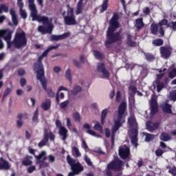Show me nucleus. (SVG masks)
I'll list each match as a JSON object with an SVG mask.
<instances>
[{
	"mask_svg": "<svg viewBox=\"0 0 176 176\" xmlns=\"http://www.w3.org/2000/svg\"><path fill=\"white\" fill-rule=\"evenodd\" d=\"M73 118L75 121L80 122V115L78 112H75L73 113Z\"/></svg>",
	"mask_w": 176,
	"mask_h": 176,
	"instance_id": "52",
	"label": "nucleus"
},
{
	"mask_svg": "<svg viewBox=\"0 0 176 176\" xmlns=\"http://www.w3.org/2000/svg\"><path fill=\"white\" fill-rule=\"evenodd\" d=\"M123 161L120 159L113 160L110 162L107 166V169H105V173H107V176H111V170L113 171H120L122 167Z\"/></svg>",
	"mask_w": 176,
	"mask_h": 176,
	"instance_id": "5",
	"label": "nucleus"
},
{
	"mask_svg": "<svg viewBox=\"0 0 176 176\" xmlns=\"http://www.w3.org/2000/svg\"><path fill=\"white\" fill-rule=\"evenodd\" d=\"M65 78L69 81L72 82V71L70 69H67L65 72Z\"/></svg>",
	"mask_w": 176,
	"mask_h": 176,
	"instance_id": "48",
	"label": "nucleus"
},
{
	"mask_svg": "<svg viewBox=\"0 0 176 176\" xmlns=\"http://www.w3.org/2000/svg\"><path fill=\"white\" fill-rule=\"evenodd\" d=\"M146 129L148 131H150V133H153V131L159 129L160 123L148 122H146Z\"/></svg>",
	"mask_w": 176,
	"mask_h": 176,
	"instance_id": "18",
	"label": "nucleus"
},
{
	"mask_svg": "<svg viewBox=\"0 0 176 176\" xmlns=\"http://www.w3.org/2000/svg\"><path fill=\"white\" fill-rule=\"evenodd\" d=\"M32 159L33 157L29 155H26V156H25V159L23 160V161L22 162V166H32Z\"/></svg>",
	"mask_w": 176,
	"mask_h": 176,
	"instance_id": "24",
	"label": "nucleus"
},
{
	"mask_svg": "<svg viewBox=\"0 0 176 176\" xmlns=\"http://www.w3.org/2000/svg\"><path fill=\"white\" fill-rule=\"evenodd\" d=\"M10 14H11V16H12V23H14V25H17L19 24V21L17 19L16 12L11 9L10 10Z\"/></svg>",
	"mask_w": 176,
	"mask_h": 176,
	"instance_id": "32",
	"label": "nucleus"
},
{
	"mask_svg": "<svg viewBox=\"0 0 176 176\" xmlns=\"http://www.w3.org/2000/svg\"><path fill=\"white\" fill-rule=\"evenodd\" d=\"M30 16H32V21H36L39 23L41 22L43 25H47V27L39 25L37 28L38 32H41L42 34L52 33L54 25L50 23L49 17L38 15V11Z\"/></svg>",
	"mask_w": 176,
	"mask_h": 176,
	"instance_id": "2",
	"label": "nucleus"
},
{
	"mask_svg": "<svg viewBox=\"0 0 176 176\" xmlns=\"http://www.w3.org/2000/svg\"><path fill=\"white\" fill-rule=\"evenodd\" d=\"M127 108L126 102H122L118 107V118L117 120L114 121V125L111 128V133H117L120 126L122 125V122H124V115Z\"/></svg>",
	"mask_w": 176,
	"mask_h": 176,
	"instance_id": "3",
	"label": "nucleus"
},
{
	"mask_svg": "<svg viewBox=\"0 0 176 176\" xmlns=\"http://www.w3.org/2000/svg\"><path fill=\"white\" fill-rule=\"evenodd\" d=\"M12 32L9 29L0 30V38H3L4 41L12 40Z\"/></svg>",
	"mask_w": 176,
	"mask_h": 176,
	"instance_id": "17",
	"label": "nucleus"
},
{
	"mask_svg": "<svg viewBox=\"0 0 176 176\" xmlns=\"http://www.w3.org/2000/svg\"><path fill=\"white\" fill-rule=\"evenodd\" d=\"M25 74V70L23 68L18 69V76H23Z\"/></svg>",
	"mask_w": 176,
	"mask_h": 176,
	"instance_id": "60",
	"label": "nucleus"
},
{
	"mask_svg": "<svg viewBox=\"0 0 176 176\" xmlns=\"http://www.w3.org/2000/svg\"><path fill=\"white\" fill-rule=\"evenodd\" d=\"M72 153L75 154V157H80V156H81V153L79 151V148L76 146L72 147Z\"/></svg>",
	"mask_w": 176,
	"mask_h": 176,
	"instance_id": "41",
	"label": "nucleus"
},
{
	"mask_svg": "<svg viewBox=\"0 0 176 176\" xmlns=\"http://www.w3.org/2000/svg\"><path fill=\"white\" fill-rule=\"evenodd\" d=\"M156 87H157V91L160 93L162 89L164 87L165 84L161 81H155Z\"/></svg>",
	"mask_w": 176,
	"mask_h": 176,
	"instance_id": "39",
	"label": "nucleus"
},
{
	"mask_svg": "<svg viewBox=\"0 0 176 176\" xmlns=\"http://www.w3.org/2000/svg\"><path fill=\"white\" fill-rule=\"evenodd\" d=\"M167 168H168L169 174H171L173 176H176V166H168Z\"/></svg>",
	"mask_w": 176,
	"mask_h": 176,
	"instance_id": "46",
	"label": "nucleus"
},
{
	"mask_svg": "<svg viewBox=\"0 0 176 176\" xmlns=\"http://www.w3.org/2000/svg\"><path fill=\"white\" fill-rule=\"evenodd\" d=\"M32 121L34 122H38V109H36L34 113H33V117L32 118Z\"/></svg>",
	"mask_w": 176,
	"mask_h": 176,
	"instance_id": "43",
	"label": "nucleus"
},
{
	"mask_svg": "<svg viewBox=\"0 0 176 176\" xmlns=\"http://www.w3.org/2000/svg\"><path fill=\"white\" fill-rule=\"evenodd\" d=\"M167 27L171 28L173 31H176V21L175 22L171 21L170 23H168V25H167Z\"/></svg>",
	"mask_w": 176,
	"mask_h": 176,
	"instance_id": "58",
	"label": "nucleus"
},
{
	"mask_svg": "<svg viewBox=\"0 0 176 176\" xmlns=\"http://www.w3.org/2000/svg\"><path fill=\"white\" fill-rule=\"evenodd\" d=\"M170 98L173 101H176V90H174L170 93Z\"/></svg>",
	"mask_w": 176,
	"mask_h": 176,
	"instance_id": "55",
	"label": "nucleus"
},
{
	"mask_svg": "<svg viewBox=\"0 0 176 176\" xmlns=\"http://www.w3.org/2000/svg\"><path fill=\"white\" fill-rule=\"evenodd\" d=\"M28 39L24 31L15 33L14 37V47L16 49H22L27 46Z\"/></svg>",
	"mask_w": 176,
	"mask_h": 176,
	"instance_id": "4",
	"label": "nucleus"
},
{
	"mask_svg": "<svg viewBox=\"0 0 176 176\" xmlns=\"http://www.w3.org/2000/svg\"><path fill=\"white\" fill-rule=\"evenodd\" d=\"M10 168V163L3 157H0V170H9Z\"/></svg>",
	"mask_w": 176,
	"mask_h": 176,
	"instance_id": "21",
	"label": "nucleus"
},
{
	"mask_svg": "<svg viewBox=\"0 0 176 176\" xmlns=\"http://www.w3.org/2000/svg\"><path fill=\"white\" fill-rule=\"evenodd\" d=\"M142 135H144V141L145 142H151V141H153V140L155 138L156 135L151 134V133H148L146 132H143Z\"/></svg>",
	"mask_w": 176,
	"mask_h": 176,
	"instance_id": "27",
	"label": "nucleus"
},
{
	"mask_svg": "<svg viewBox=\"0 0 176 176\" xmlns=\"http://www.w3.org/2000/svg\"><path fill=\"white\" fill-rule=\"evenodd\" d=\"M118 155L120 159L122 160H126L127 159H130L131 150L129 147H121L118 150Z\"/></svg>",
	"mask_w": 176,
	"mask_h": 176,
	"instance_id": "14",
	"label": "nucleus"
},
{
	"mask_svg": "<svg viewBox=\"0 0 176 176\" xmlns=\"http://www.w3.org/2000/svg\"><path fill=\"white\" fill-rule=\"evenodd\" d=\"M160 53L161 57L164 58V59H168L172 55L173 48L170 47H165V46L160 47Z\"/></svg>",
	"mask_w": 176,
	"mask_h": 176,
	"instance_id": "13",
	"label": "nucleus"
},
{
	"mask_svg": "<svg viewBox=\"0 0 176 176\" xmlns=\"http://www.w3.org/2000/svg\"><path fill=\"white\" fill-rule=\"evenodd\" d=\"M164 40L162 38H156L153 40L152 44L155 47H160L164 45Z\"/></svg>",
	"mask_w": 176,
	"mask_h": 176,
	"instance_id": "35",
	"label": "nucleus"
},
{
	"mask_svg": "<svg viewBox=\"0 0 176 176\" xmlns=\"http://www.w3.org/2000/svg\"><path fill=\"white\" fill-rule=\"evenodd\" d=\"M70 35V33L69 32H66V33H64L63 34H60V35H52L50 36V41H61L63 39H65L67 37H69Z\"/></svg>",
	"mask_w": 176,
	"mask_h": 176,
	"instance_id": "19",
	"label": "nucleus"
},
{
	"mask_svg": "<svg viewBox=\"0 0 176 176\" xmlns=\"http://www.w3.org/2000/svg\"><path fill=\"white\" fill-rule=\"evenodd\" d=\"M9 8L6 6L5 4L0 5V14H2L3 12H8Z\"/></svg>",
	"mask_w": 176,
	"mask_h": 176,
	"instance_id": "49",
	"label": "nucleus"
},
{
	"mask_svg": "<svg viewBox=\"0 0 176 176\" xmlns=\"http://www.w3.org/2000/svg\"><path fill=\"white\" fill-rule=\"evenodd\" d=\"M109 2L103 1L101 5V9L100 10V12L102 13L106 11L108 8Z\"/></svg>",
	"mask_w": 176,
	"mask_h": 176,
	"instance_id": "45",
	"label": "nucleus"
},
{
	"mask_svg": "<svg viewBox=\"0 0 176 176\" xmlns=\"http://www.w3.org/2000/svg\"><path fill=\"white\" fill-rule=\"evenodd\" d=\"M82 129H87V133L89 135H92V137H100V135H97L96 132L94 130L90 129L91 126L88 123H85L82 125Z\"/></svg>",
	"mask_w": 176,
	"mask_h": 176,
	"instance_id": "20",
	"label": "nucleus"
},
{
	"mask_svg": "<svg viewBox=\"0 0 176 176\" xmlns=\"http://www.w3.org/2000/svg\"><path fill=\"white\" fill-rule=\"evenodd\" d=\"M55 138H56V136L53 132L50 131L48 133L47 129H45L43 132V140H41V141L38 143V148H42V146H45L49 140H50V141H54Z\"/></svg>",
	"mask_w": 176,
	"mask_h": 176,
	"instance_id": "10",
	"label": "nucleus"
},
{
	"mask_svg": "<svg viewBox=\"0 0 176 176\" xmlns=\"http://www.w3.org/2000/svg\"><path fill=\"white\" fill-rule=\"evenodd\" d=\"M69 9L67 11V15L63 17L64 23L67 25H76L77 21L74 14V8H70L69 5L67 6Z\"/></svg>",
	"mask_w": 176,
	"mask_h": 176,
	"instance_id": "8",
	"label": "nucleus"
},
{
	"mask_svg": "<svg viewBox=\"0 0 176 176\" xmlns=\"http://www.w3.org/2000/svg\"><path fill=\"white\" fill-rule=\"evenodd\" d=\"M46 155V152L45 151H42L38 155H34V157L37 162H45V160L48 159V157H47Z\"/></svg>",
	"mask_w": 176,
	"mask_h": 176,
	"instance_id": "22",
	"label": "nucleus"
},
{
	"mask_svg": "<svg viewBox=\"0 0 176 176\" xmlns=\"http://www.w3.org/2000/svg\"><path fill=\"white\" fill-rule=\"evenodd\" d=\"M94 56L97 60H102L104 55L99 51H94Z\"/></svg>",
	"mask_w": 176,
	"mask_h": 176,
	"instance_id": "37",
	"label": "nucleus"
},
{
	"mask_svg": "<svg viewBox=\"0 0 176 176\" xmlns=\"http://www.w3.org/2000/svg\"><path fill=\"white\" fill-rule=\"evenodd\" d=\"M69 100H65V101H64V102H61V103L60 104V107L61 109H65V108H66V107H67V105L69 104Z\"/></svg>",
	"mask_w": 176,
	"mask_h": 176,
	"instance_id": "57",
	"label": "nucleus"
},
{
	"mask_svg": "<svg viewBox=\"0 0 176 176\" xmlns=\"http://www.w3.org/2000/svg\"><path fill=\"white\" fill-rule=\"evenodd\" d=\"M63 90L68 91V89L66 87H63V86H60V87H58V89H57V93L56 94V101L57 104L60 103L59 92L60 91H63Z\"/></svg>",
	"mask_w": 176,
	"mask_h": 176,
	"instance_id": "34",
	"label": "nucleus"
},
{
	"mask_svg": "<svg viewBox=\"0 0 176 176\" xmlns=\"http://www.w3.org/2000/svg\"><path fill=\"white\" fill-rule=\"evenodd\" d=\"M159 25L157 23H152L150 27L151 33L153 35H157L159 30Z\"/></svg>",
	"mask_w": 176,
	"mask_h": 176,
	"instance_id": "31",
	"label": "nucleus"
},
{
	"mask_svg": "<svg viewBox=\"0 0 176 176\" xmlns=\"http://www.w3.org/2000/svg\"><path fill=\"white\" fill-rule=\"evenodd\" d=\"M56 126L58 129V134L62 137V140L65 141L68 137V130L66 127L62 126L60 120H56Z\"/></svg>",
	"mask_w": 176,
	"mask_h": 176,
	"instance_id": "11",
	"label": "nucleus"
},
{
	"mask_svg": "<svg viewBox=\"0 0 176 176\" xmlns=\"http://www.w3.org/2000/svg\"><path fill=\"white\" fill-rule=\"evenodd\" d=\"M150 110H151V114L152 116L155 115L159 111V107H158L157 100L154 98H151V100H150Z\"/></svg>",
	"mask_w": 176,
	"mask_h": 176,
	"instance_id": "16",
	"label": "nucleus"
},
{
	"mask_svg": "<svg viewBox=\"0 0 176 176\" xmlns=\"http://www.w3.org/2000/svg\"><path fill=\"white\" fill-rule=\"evenodd\" d=\"M23 116L25 117V119H28V113H25L23 114L19 113V114H18V116H16V118H18V120H22V118Z\"/></svg>",
	"mask_w": 176,
	"mask_h": 176,
	"instance_id": "53",
	"label": "nucleus"
},
{
	"mask_svg": "<svg viewBox=\"0 0 176 176\" xmlns=\"http://www.w3.org/2000/svg\"><path fill=\"white\" fill-rule=\"evenodd\" d=\"M122 98V95L120 91H117L116 95V100L118 102H120Z\"/></svg>",
	"mask_w": 176,
	"mask_h": 176,
	"instance_id": "56",
	"label": "nucleus"
},
{
	"mask_svg": "<svg viewBox=\"0 0 176 176\" xmlns=\"http://www.w3.org/2000/svg\"><path fill=\"white\" fill-rule=\"evenodd\" d=\"M43 58L44 57L41 55L40 56H38L37 62L33 64V69L34 70V72H36V78L45 76L44 65L42 63Z\"/></svg>",
	"mask_w": 176,
	"mask_h": 176,
	"instance_id": "7",
	"label": "nucleus"
},
{
	"mask_svg": "<svg viewBox=\"0 0 176 176\" xmlns=\"http://www.w3.org/2000/svg\"><path fill=\"white\" fill-rule=\"evenodd\" d=\"M158 32L159 34L162 36H165V30L164 29L163 27L160 26L159 29H158Z\"/></svg>",
	"mask_w": 176,
	"mask_h": 176,
	"instance_id": "62",
	"label": "nucleus"
},
{
	"mask_svg": "<svg viewBox=\"0 0 176 176\" xmlns=\"http://www.w3.org/2000/svg\"><path fill=\"white\" fill-rule=\"evenodd\" d=\"M20 82H21V87H24L27 84V80L25 78H21Z\"/></svg>",
	"mask_w": 176,
	"mask_h": 176,
	"instance_id": "64",
	"label": "nucleus"
},
{
	"mask_svg": "<svg viewBox=\"0 0 176 176\" xmlns=\"http://www.w3.org/2000/svg\"><path fill=\"white\" fill-rule=\"evenodd\" d=\"M29 9H30V15L36 13L38 11L36 6L34 4V0H29Z\"/></svg>",
	"mask_w": 176,
	"mask_h": 176,
	"instance_id": "29",
	"label": "nucleus"
},
{
	"mask_svg": "<svg viewBox=\"0 0 176 176\" xmlns=\"http://www.w3.org/2000/svg\"><path fill=\"white\" fill-rule=\"evenodd\" d=\"M12 92L11 88H7L6 90H4V98H6L10 93Z\"/></svg>",
	"mask_w": 176,
	"mask_h": 176,
	"instance_id": "61",
	"label": "nucleus"
},
{
	"mask_svg": "<svg viewBox=\"0 0 176 176\" xmlns=\"http://www.w3.org/2000/svg\"><path fill=\"white\" fill-rule=\"evenodd\" d=\"M162 111L164 113L171 114L173 113L172 111V105L168 103H164L163 105H162Z\"/></svg>",
	"mask_w": 176,
	"mask_h": 176,
	"instance_id": "26",
	"label": "nucleus"
},
{
	"mask_svg": "<svg viewBox=\"0 0 176 176\" xmlns=\"http://www.w3.org/2000/svg\"><path fill=\"white\" fill-rule=\"evenodd\" d=\"M130 135L129 137L131 138V142L133 144V145H135V146H138V128L135 127L130 130Z\"/></svg>",
	"mask_w": 176,
	"mask_h": 176,
	"instance_id": "12",
	"label": "nucleus"
},
{
	"mask_svg": "<svg viewBox=\"0 0 176 176\" xmlns=\"http://www.w3.org/2000/svg\"><path fill=\"white\" fill-rule=\"evenodd\" d=\"M144 26H145V24L143 21V18H139L135 19V27H136L137 31H140Z\"/></svg>",
	"mask_w": 176,
	"mask_h": 176,
	"instance_id": "25",
	"label": "nucleus"
},
{
	"mask_svg": "<svg viewBox=\"0 0 176 176\" xmlns=\"http://www.w3.org/2000/svg\"><path fill=\"white\" fill-rule=\"evenodd\" d=\"M60 46V44L58 43V44H56V45L54 46H49L44 52H43L41 56H43V57H46L47 56L49 52L53 50H56L58 49L59 47Z\"/></svg>",
	"mask_w": 176,
	"mask_h": 176,
	"instance_id": "23",
	"label": "nucleus"
},
{
	"mask_svg": "<svg viewBox=\"0 0 176 176\" xmlns=\"http://www.w3.org/2000/svg\"><path fill=\"white\" fill-rule=\"evenodd\" d=\"M41 82V87L44 91L47 93L49 98H54L56 96L55 92L53 91L52 87H50L47 88V80L45 76L36 78Z\"/></svg>",
	"mask_w": 176,
	"mask_h": 176,
	"instance_id": "9",
	"label": "nucleus"
},
{
	"mask_svg": "<svg viewBox=\"0 0 176 176\" xmlns=\"http://www.w3.org/2000/svg\"><path fill=\"white\" fill-rule=\"evenodd\" d=\"M51 100L50 99H46L45 102H42L41 104V107L43 109V111H47L51 107Z\"/></svg>",
	"mask_w": 176,
	"mask_h": 176,
	"instance_id": "28",
	"label": "nucleus"
},
{
	"mask_svg": "<svg viewBox=\"0 0 176 176\" xmlns=\"http://www.w3.org/2000/svg\"><path fill=\"white\" fill-rule=\"evenodd\" d=\"M38 163H39L40 168H45L46 167L50 166V164L45 161H38Z\"/></svg>",
	"mask_w": 176,
	"mask_h": 176,
	"instance_id": "47",
	"label": "nucleus"
},
{
	"mask_svg": "<svg viewBox=\"0 0 176 176\" xmlns=\"http://www.w3.org/2000/svg\"><path fill=\"white\" fill-rule=\"evenodd\" d=\"M97 71L102 74V78H109L110 73L106 69L105 64L104 63H99L97 65Z\"/></svg>",
	"mask_w": 176,
	"mask_h": 176,
	"instance_id": "15",
	"label": "nucleus"
},
{
	"mask_svg": "<svg viewBox=\"0 0 176 176\" xmlns=\"http://www.w3.org/2000/svg\"><path fill=\"white\" fill-rule=\"evenodd\" d=\"M126 44L130 47L135 45V42L132 41L131 34H126Z\"/></svg>",
	"mask_w": 176,
	"mask_h": 176,
	"instance_id": "38",
	"label": "nucleus"
},
{
	"mask_svg": "<svg viewBox=\"0 0 176 176\" xmlns=\"http://www.w3.org/2000/svg\"><path fill=\"white\" fill-rule=\"evenodd\" d=\"M157 25H159V27H163V25H166L168 26V21L166 19H164L162 20H161Z\"/></svg>",
	"mask_w": 176,
	"mask_h": 176,
	"instance_id": "50",
	"label": "nucleus"
},
{
	"mask_svg": "<svg viewBox=\"0 0 176 176\" xmlns=\"http://www.w3.org/2000/svg\"><path fill=\"white\" fill-rule=\"evenodd\" d=\"M175 76H176V68H173L170 72H168V77L173 79Z\"/></svg>",
	"mask_w": 176,
	"mask_h": 176,
	"instance_id": "51",
	"label": "nucleus"
},
{
	"mask_svg": "<svg viewBox=\"0 0 176 176\" xmlns=\"http://www.w3.org/2000/svg\"><path fill=\"white\" fill-rule=\"evenodd\" d=\"M164 151L162 148H158L155 151V155L157 156V157H160V156H162L164 153Z\"/></svg>",
	"mask_w": 176,
	"mask_h": 176,
	"instance_id": "54",
	"label": "nucleus"
},
{
	"mask_svg": "<svg viewBox=\"0 0 176 176\" xmlns=\"http://www.w3.org/2000/svg\"><path fill=\"white\" fill-rule=\"evenodd\" d=\"M109 110L108 109H104L101 111L100 115V123L102 125L104 124L105 123V118H107L108 115Z\"/></svg>",
	"mask_w": 176,
	"mask_h": 176,
	"instance_id": "30",
	"label": "nucleus"
},
{
	"mask_svg": "<svg viewBox=\"0 0 176 176\" xmlns=\"http://www.w3.org/2000/svg\"><path fill=\"white\" fill-rule=\"evenodd\" d=\"M144 56L148 62H152L155 59V55L151 53L144 52Z\"/></svg>",
	"mask_w": 176,
	"mask_h": 176,
	"instance_id": "33",
	"label": "nucleus"
},
{
	"mask_svg": "<svg viewBox=\"0 0 176 176\" xmlns=\"http://www.w3.org/2000/svg\"><path fill=\"white\" fill-rule=\"evenodd\" d=\"M128 124L131 128L138 127V124L133 117H130L128 118Z\"/></svg>",
	"mask_w": 176,
	"mask_h": 176,
	"instance_id": "36",
	"label": "nucleus"
},
{
	"mask_svg": "<svg viewBox=\"0 0 176 176\" xmlns=\"http://www.w3.org/2000/svg\"><path fill=\"white\" fill-rule=\"evenodd\" d=\"M81 91H82V87L80 86L76 85L74 87V89L72 91H71V92L73 95H76L78 93L80 92Z\"/></svg>",
	"mask_w": 176,
	"mask_h": 176,
	"instance_id": "44",
	"label": "nucleus"
},
{
	"mask_svg": "<svg viewBox=\"0 0 176 176\" xmlns=\"http://www.w3.org/2000/svg\"><path fill=\"white\" fill-rule=\"evenodd\" d=\"M160 138L161 141H164V142L170 141V135L166 133H162L160 136Z\"/></svg>",
	"mask_w": 176,
	"mask_h": 176,
	"instance_id": "40",
	"label": "nucleus"
},
{
	"mask_svg": "<svg viewBox=\"0 0 176 176\" xmlns=\"http://www.w3.org/2000/svg\"><path fill=\"white\" fill-rule=\"evenodd\" d=\"M66 162L70 166L72 171H74L76 174H80V173L84 170L82 165L79 162H76V160L72 158L69 155H67Z\"/></svg>",
	"mask_w": 176,
	"mask_h": 176,
	"instance_id": "6",
	"label": "nucleus"
},
{
	"mask_svg": "<svg viewBox=\"0 0 176 176\" xmlns=\"http://www.w3.org/2000/svg\"><path fill=\"white\" fill-rule=\"evenodd\" d=\"M21 16H22L23 19H26L28 16L27 12L23 9H21Z\"/></svg>",
	"mask_w": 176,
	"mask_h": 176,
	"instance_id": "63",
	"label": "nucleus"
},
{
	"mask_svg": "<svg viewBox=\"0 0 176 176\" xmlns=\"http://www.w3.org/2000/svg\"><path fill=\"white\" fill-rule=\"evenodd\" d=\"M94 129L100 131V133H102L103 130V126L100 124L98 121L95 122V124L93 127Z\"/></svg>",
	"mask_w": 176,
	"mask_h": 176,
	"instance_id": "42",
	"label": "nucleus"
},
{
	"mask_svg": "<svg viewBox=\"0 0 176 176\" xmlns=\"http://www.w3.org/2000/svg\"><path fill=\"white\" fill-rule=\"evenodd\" d=\"M164 76H165V73H161L160 74H157L155 81H161V79L163 78Z\"/></svg>",
	"mask_w": 176,
	"mask_h": 176,
	"instance_id": "59",
	"label": "nucleus"
},
{
	"mask_svg": "<svg viewBox=\"0 0 176 176\" xmlns=\"http://www.w3.org/2000/svg\"><path fill=\"white\" fill-rule=\"evenodd\" d=\"M120 16L118 14L113 13V16L109 20V26L107 30L106 39L104 41V46L107 49L111 48L110 45L121 41L123 39L121 32H116V29L120 27V24L118 22Z\"/></svg>",
	"mask_w": 176,
	"mask_h": 176,
	"instance_id": "1",
	"label": "nucleus"
}]
</instances>
